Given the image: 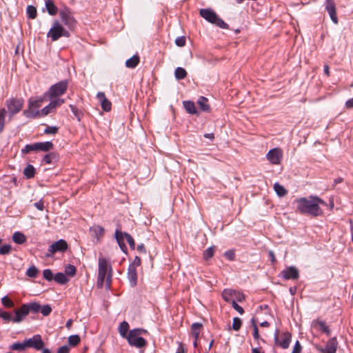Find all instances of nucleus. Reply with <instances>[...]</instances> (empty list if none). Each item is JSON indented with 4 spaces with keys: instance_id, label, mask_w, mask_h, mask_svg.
Returning <instances> with one entry per match:
<instances>
[{
    "instance_id": "f3484780",
    "label": "nucleus",
    "mask_w": 353,
    "mask_h": 353,
    "mask_svg": "<svg viewBox=\"0 0 353 353\" xmlns=\"http://www.w3.org/2000/svg\"><path fill=\"white\" fill-rule=\"evenodd\" d=\"M14 315L12 316L10 313L8 312H3L1 318L6 321V322H12L14 323H19L23 321V319L21 316V314L20 313L19 309H15L14 311Z\"/></svg>"
},
{
    "instance_id": "79ce46f5",
    "label": "nucleus",
    "mask_w": 353,
    "mask_h": 353,
    "mask_svg": "<svg viewBox=\"0 0 353 353\" xmlns=\"http://www.w3.org/2000/svg\"><path fill=\"white\" fill-rule=\"evenodd\" d=\"M76 268L72 265H68L65 268V274L70 276H74L76 274Z\"/></svg>"
},
{
    "instance_id": "f257e3e1",
    "label": "nucleus",
    "mask_w": 353,
    "mask_h": 353,
    "mask_svg": "<svg viewBox=\"0 0 353 353\" xmlns=\"http://www.w3.org/2000/svg\"><path fill=\"white\" fill-rule=\"evenodd\" d=\"M296 210L301 214H307L313 216H318L323 214V210L320 205H327V203L316 196H311L309 198H299L295 200Z\"/></svg>"
},
{
    "instance_id": "13d9d810",
    "label": "nucleus",
    "mask_w": 353,
    "mask_h": 353,
    "mask_svg": "<svg viewBox=\"0 0 353 353\" xmlns=\"http://www.w3.org/2000/svg\"><path fill=\"white\" fill-rule=\"evenodd\" d=\"M141 259L139 256H135L133 262L129 266H133V268H137L141 265Z\"/></svg>"
},
{
    "instance_id": "0eeeda50",
    "label": "nucleus",
    "mask_w": 353,
    "mask_h": 353,
    "mask_svg": "<svg viewBox=\"0 0 353 353\" xmlns=\"http://www.w3.org/2000/svg\"><path fill=\"white\" fill-rule=\"evenodd\" d=\"M115 238L121 248V249L125 252L126 246L123 242L124 239L127 241L128 244L130 245V248L132 249H134L135 248V243L134 241L133 238L128 233L122 232L118 230L115 232Z\"/></svg>"
},
{
    "instance_id": "473e14b6",
    "label": "nucleus",
    "mask_w": 353,
    "mask_h": 353,
    "mask_svg": "<svg viewBox=\"0 0 353 353\" xmlns=\"http://www.w3.org/2000/svg\"><path fill=\"white\" fill-rule=\"evenodd\" d=\"M201 326L202 325L198 323H193L191 326L192 335L194 338V339H196V341H197L199 337V333Z\"/></svg>"
},
{
    "instance_id": "864d4df0",
    "label": "nucleus",
    "mask_w": 353,
    "mask_h": 353,
    "mask_svg": "<svg viewBox=\"0 0 353 353\" xmlns=\"http://www.w3.org/2000/svg\"><path fill=\"white\" fill-rule=\"evenodd\" d=\"M55 158V154L54 153H49L44 156L43 157V161L48 164H50L52 163V159Z\"/></svg>"
},
{
    "instance_id": "6e6552de",
    "label": "nucleus",
    "mask_w": 353,
    "mask_h": 353,
    "mask_svg": "<svg viewBox=\"0 0 353 353\" xmlns=\"http://www.w3.org/2000/svg\"><path fill=\"white\" fill-rule=\"evenodd\" d=\"M127 339L130 345L139 348L146 345V341L140 336V331L139 330H131L127 336Z\"/></svg>"
},
{
    "instance_id": "de8ad7c7",
    "label": "nucleus",
    "mask_w": 353,
    "mask_h": 353,
    "mask_svg": "<svg viewBox=\"0 0 353 353\" xmlns=\"http://www.w3.org/2000/svg\"><path fill=\"white\" fill-rule=\"evenodd\" d=\"M12 246L9 244L3 245L0 247V254L6 255L10 252Z\"/></svg>"
},
{
    "instance_id": "c756f323",
    "label": "nucleus",
    "mask_w": 353,
    "mask_h": 353,
    "mask_svg": "<svg viewBox=\"0 0 353 353\" xmlns=\"http://www.w3.org/2000/svg\"><path fill=\"white\" fill-rule=\"evenodd\" d=\"M46 8L49 14L54 15L57 14L58 9L52 0L46 1Z\"/></svg>"
},
{
    "instance_id": "69168bd1",
    "label": "nucleus",
    "mask_w": 353,
    "mask_h": 353,
    "mask_svg": "<svg viewBox=\"0 0 353 353\" xmlns=\"http://www.w3.org/2000/svg\"><path fill=\"white\" fill-rule=\"evenodd\" d=\"M268 254L270 257V260L272 261V263H275L276 262V257H275V255H274V253L273 251L272 250H270L269 252H268Z\"/></svg>"
},
{
    "instance_id": "bf43d9fd",
    "label": "nucleus",
    "mask_w": 353,
    "mask_h": 353,
    "mask_svg": "<svg viewBox=\"0 0 353 353\" xmlns=\"http://www.w3.org/2000/svg\"><path fill=\"white\" fill-rule=\"evenodd\" d=\"M301 346L299 341L295 343L292 353H301Z\"/></svg>"
},
{
    "instance_id": "f704fd0d",
    "label": "nucleus",
    "mask_w": 353,
    "mask_h": 353,
    "mask_svg": "<svg viewBox=\"0 0 353 353\" xmlns=\"http://www.w3.org/2000/svg\"><path fill=\"white\" fill-rule=\"evenodd\" d=\"M54 281L59 284H65L68 281L66 275L62 272L56 274L54 276Z\"/></svg>"
},
{
    "instance_id": "58836bf2",
    "label": "nucleus",
    "mask_w": 353,
    "mask_h": 353,
    "mask_svg": "<svg viewBox=\"0 0 353 353\" xmlns=\"http://www.w3.org/2000/svg\"><path fill=\"white\" fill-rule=\"evenodd\" d=\"M128 329H129V325L128 323L126 322V321H123L120 326H119V333L120 334L123 336V337H125L126 335H127V332L128 331Z\"/></svg>"
},
{
    "instance_id": "ddd939ff",
    "label": "nucleus",
    "mask_w": 353,
    "mask_h": 353,
    "mask_svg": "<svg viewBox=\"0 0 353 353\" xmlns=\"http://www.w3.org/2000/svg\"><path fill=\"white\" fill-rule=\"evenodd\" d=\"M6 105L8 111L11 115H13L21 111L23 105V100L21 99H11L7 101Z\"/></svg>"
},
{
    "instance_id": "7c9ffc66",
    "label": "nucleus",
    "mask_w": 353,
    "mask_h": 353,
    "mask_svg": "<svg viewBox=\"0 0 353 353\" xmlns=\"http://www.w3.org/2000/svg\"><path fill=\"white\" fill-rule=\"evenodd\" d=\"M274 190L276 194L280 197L285 196L288 193V190L279 183H275L274 184Z\"/></svg>"
},
{
    "instance_id": "f03ea898",
    "label": "nucleus",
    "mask_w": 353,
    "mask_h": 353,
    "mask_svg": "<svg viewBox=\"0 0 353 353\" xmlns=\"http://www.w3.org/2000/svg\"><path fill=\"white\" fill-rule=\"evenodd\" d=\"M45 94L43 97H30L28 102V108L24 110L23 114L28 118H41L46 117L43 113V108L39 109L45 101Z\"/></svg>"
},
{
    "instance_id": "37998d69",
    "label": "nucleus",
    "mask_w": 353,
    "mask_h": 353,
    "mask_svg": "<svg viewBox=\"0 0 353 353\" xmlns=\"http://www.w3.org/2000/svg\"><path fill=\"white\" fill-rule=\"evenodd\" d=\"M80 342V337L79 335H72L68 338V343L72 346H75Z\"/></svg>"
},
{
    "instance_id": "e433bc0d",
    "label": "nucleus",
    "mask_w": 353,
    "mask_h": 353,
    "mask_svg": "<svg viewBox=\"0 0 353 353\" xmlns=\"http://www.w3.org/2000/svg\"><path fill=\"white\" fill-rule=\"evenodd\" d=\"M174 75L176 79H183L187 76V72L185 69L181 67H178L174 72Z\"/></svg>"
},
{
    "instance_id": "2eb2a0df",
    "label": "nucleus",
    "mask_w": 353,
    "mask_h": 353,
    "mask_svg": "<svg viewBox=\"0 0 353 353\" xmlns=\"http://www.w3.org/2000/svg\"><path fill=\"white\" fill-rule=\"evenodd\" d=\"M27 347H32L37 350L43 349L44 343L39 334L34 335L32 338L25 340Z\"/></svg>"
},
{
    "instance_id": "f8f14e48",
    "label": "nucleus",
    "mask_w": 353,
    "mask_h": 353,
    "mask_svg": "<svg viewBox=\"0 0 353 353\" xmlns=\"http://www.w3.org/2000/svg\"><path fill=\"white\" fill-rule=\"evenodd\" d=\"M40 308L41 305L36 302L23 304L20 307H19L23 320L28 315L30 312L34 313L38 312L40 311Z\"/></svg>"
},
{
    "instance_id": "a19ab883",
    "label": "nucleus",
    "mask_w": 353,
    "mask_h": 353,
    "mask_svg": "<svg viewBox=\"0 0 353 353\" xmlns=\"http://www.w3.org/2000/svg\"><path fill=\"white\" fill-rule=\"evenodd\" d=\"M1 301L3 305L6 307H13L14 305V302L8 296L2 297Z\"/></svg>"
},
{
    "instance_id": "2f4dec72",
    "label": "nucleus",
    "mask_w": 353,
    "mask_h": 353,
    "mask_svg": "<svg viewBox=\"0 0 353 353\" xmlns=\"http://www.w3.org/2000/svg\"><path fill=\"white\" fill-rule=\"evenodd\" d=\"M38 151H49L53 147V144L50 141L38 142Z\"/></svg>"
},
{
    "instance_id": "412c9836",
    "label": "nucleus",
    "mask_w": 353,
    "mask_h": 353,
    "mask_svg": "<svg viewBox=\"0 0 353 353\" xmlns=\"http://www.w3.org/2000/svg\"><path fill=\"white\" fill-rule=\"evenodd\" d=\"M59 15L61 21L68 28H71L74 26L76 21L69 12L62 10L60 12Z\"/></svg>"
},
{
    "instance_id": "4c0bfd02",
    "label": "nucleus",
    "mask_w": 353,
    "mask_h": 353,
    "mask_svg": "<svg viewBox=\"0 0 353 353\" xmlns=\"http://www.w3.org/2000/svg\"><path fill=\"white\" fill-rule=\"evenodd\" d=\"M12 350H19V351H23L26 347V341H24L23 343H13L12 345L9 347Z\"/></svg>"
},
{
    "instance_id": "cd10ccee",
    "label": "nucleus",
    "mask_w": 353,
    "mask_h": 353,
    "mask_svg": "<svg viewBox=\"0 0 353 353\" xmlns=\"http://www.w3.org/2000/svg\"><path fill=\"white\" fill-rule=\"evenodd\" d=\"M12 240L17 244H23L26 241V236L20 232H15L12 235Z\"/></svg>"
},
{
    "instance_id": "72a5a7b5",
    "label": "nucleus",
    "mask_w": 353,
    "mask_h": 353,
    "mask_svg": "<svg viewBox=\"0 0 353 353\" xmlns=\"http://www.w3.org/2000/svg\"><path fill=\"white\" fill-rule=\"evenodd\" d=\"M35 174V169L32 165H28L23 170V174L27 179L33 178Z\"/></svg>"
},
{
    "instance_id": "3c124183",
    "label": "nucleus",
    "mask_w": 353,
    "mask_h": 353,
    "mask_svg": "<svg viewBox=\"0 0 353 353\" xmlns=\"http://www.w3.org/2000/svg\"><path fill=\"white\" fill-rule=\"evenodd\" d=\"M43 275L44 279H46L47 281H52L54 279L53 273L49 269L44 270L43 272Z\"/></svg>"
},
{
    "instance_id": "1a4fd4ad",
    "label": "nucleus",
    "mask_w": 353,
    "mask_h": 353,
    "mask_svg": "<svg viewBox=\"0 0 353 353\" xmlns=\"http://www.w3.org/2000/svg\"><path fill=\"white\" fill-rule=\"evenodd\" d=\"M222 297L225 301L231 303H233V301L241 302L244 300V295L242 293L232 289L224 290Z\"/></svg>"
},
{
    "instance_id": "5fc2aeb1",
    "label": "nucleus",
    "mask_w": 353,
    "mask_h": 353,
    "mask_svg": "<svg viewBox=\"0 0 353 353\" xmlns=\"http://www.w3.org/2000/svg\"><path fill=\"white\" fill-rule=\"evenodd\" d=\"M175 43L179 47L184 46L185 44V38L184 37H177L175 40Z\"/></svg>"
},
{
    "instance_id": "8fccbe9b",
    "label": "nucleus",
    "mask_w": 353,
    "mask_h": 353,
    "mask_svg": "<svg viewBox=\"0 0 353 353\" xmlns=\"http://www.w3.org/2000/svg\"><path fill=\"white\" fill-rule=\"evenodd\" d=\"M40 311L43 316H48L50 314L52 308L49 305H45L42 307L41 306Z\"/></svg>"
},
{
    "instance_id": "a18cd8bd",
    "label": "nucleus",
    "mask_w": 353,
    "mask_h": 353,
    "mask_svg": "<svg viewBox=\"0 0 353 353\" xmlns=\"http://www.w3.org/2000/svg\"><path fill=\"white\" fill-rule=\"evenodd\" d=\"M27 13L30 19H34L37 17V10L32 6H28Z\"/></svg>"
},
{
    "instance_id": "052dcab7",
    "label": "nucleus",
    "mask_w": 353,
    "mask_h": 353,
    "mask_svg": "<svg viewBox=\"0 0 353 353\" xmlns=\"http://www.w3.org/2000/svg\"><path fill=\"white\" fill-rule=\"evenodd\" d=\"M225 256L230 261L234 259V253L232 251H227L225 252Z\"/></svg>"
},
{
    "instance_id": "680f3d73",
    "label": "nucleus",
    "mask_w": 353,
    "mask_h": 353,
    "mask_svg": "<svg viewBox=\"0 0 353 353\" xmlns=\"http://www.w3.org/2000/svg\"><path fill=\"white\" fill-rule=\"evenodd\" d=\"M70 108L72 112H73V114L75 115V117L78 119L79 121H80V116H79L77 108L72 105H70Z\"/></svg>"
},
{
    "instance_id": "393cba45",
    "label": "nucleus",
    "mask_w": 353,
    "mask_h": 353,
    "mask_svg": "<svg viewBox=\"0 0 353 353\" xmlns=\"http://www.w3.org/2000/svg\"><path fill=\"white\" fill-rule=\"evenodd\" d=\"M90 232L92 236L99 241L103 236L104 229L99 225H94L90 228Z\"/></svg>"
},
{
    "instance_id": "e2e57ef3",
    "label": "nucleus",
    "mask_w": 353,
    "mask_h": 353,
    "mask_svg": "<svg viewBox=\"0 0 353 353\" xmlns=\"http://www.w3.org/2000/svg\"><path fill=\"white\" fill-rule=\"evenodd\" d=\"M70 348L67 345L61 346L59 348L57 353H68Z\"/></svg>"
},
{
    "instance_id": "09e8293b",
    "label": "nucleus",
    "mask_w": 353,
    "mask_h": 353,
    "mask_svg": "<svg viewBox=\"0 0 353 353\" xmlns=\"http://www.w3.org/2000/svg\"><path fill=\"white\" fill-rule=\"evenodd\" d=\"M241 320L239 317H234L232 322V329L238 331L241 326Z\"/></svg>"
},
{
    "instance_id": "20e7f679",
    "label": "nucleus",
    "mask_w": 353,
    "mask_h": 353,
    "mask_svg": "<svg viewBox=\"0 0 353 353\" xmlns=\"http://www.w3.org/2000/svg\"><path fill=\"white\" fill-rule=\"evenodd\" d=\"M200 15L208 22L215 24L216 26L226 29L228 26L225 23L216 12L211 9H201L199 11Z\"/></svg>"
},
{
    "instance_id": "4468645a",
    "label": "nucleus",
    "mask_w": 353,
    "mask_h": 353,
    "mask_svg": "<svg viewBox=\"0 0 353 353\" xmlns=\"http://www.w3.org/2000/svg\"><path fill=\"white\" fill-rule=\"evenodd\" d=\"M291 337V334L287 332L283 333L280 336L281 339H279L278 332H276L274 334V341L276 345H279L283 349H287L290 346Z\"/></svg>"
},
{
    "instance_id": "49530a36",
    "label": "nucleus",
    "mask_w": 353,
    "mask_h": 353,
    "mask_svg": "<svg viewBox=\"0 0 353 353\" xmlns=\"http://www.w3.org/2000/svg\"><path fill=\"white\" fill-rule=\"evenodd\" d=\"M6 116V110L2 108L0 110V132H1L4 128V121Z\"/></svg>"
},
{
    "instance_id": "338daca9",
    "label": "nucleus",
    "mask_w": 353,
    "mask_h": 353,
    "mask_svg": "<svg viewBox=\"0 0 353 353\" xmlns=\"http://www.w3.org/2000/svg\"><path fill=\"white\" fill-rule=\"evenodd\" d=\"M345 106L347 108H353V98L346 101Z\"/></svg>"
},
{
    "instance_id": "4be33fe9",
    "label": "nucleus",
    "mask_w": 353,
    "mask_h": 353,
    "mask_svg": "<svg viewBox=\"0 0 353 353\" xmlns=\"http://www.w3.org/2000/svg\"><path fill=\"white\" fill-rule=\"evenodd\" d=\"M97 97L101 103L102 109L105 112L110 111L112 104L111 102L105 97V94L102 92H98Z\"/></svg>"
},
{
    "instance_id": "774afa93",
    "label": "nucleus",
    "mask_w": 353,
    "mask_h": 353,
    "mask_svg": "<svg viewBox=\"0 0 353 353\" xmlns=\"http://www.w3.org/2000/svg\"><path fill=\"white\" fill-rule=\"evenodd\" d=\"M176 353H186L185 348L181 343L179 344Z\"/></svg>"
},
{
    "instance_id": "c03bdc74",
    "label": "nucleus",
    "mask_w": 353,
    "mask_h": 353,
    "mask_svg": "<svg viewBox=\"0 0 353 353\" xmlns=\"http://www.w3.org/2000/svg\"><path fill=\"white\" fill-rule=\"evenodd\" d=\"M38 273V270L37 268L32 265V266H30L26 271V275L29 277H31V278H34L37 276V274Z\"/></svg>"
},
{
    "instance_id": "c85d7f7f",
    "label": "nucleus",
    "mask_w": 353,
    "mask_h": 353,
    "mask_svg": "<svg viewBox=\"0 0 353 353\" xmlns=\"http://www.w3.org/2000/svg\"><path fill=\"white\" fill-rule=\"evenodd\" d=\"M139 63V57L137 54L134 55L125 61V66L129 68H135Z\"/></svg>"
},
{
    "instance_id": "c9c22d12",
    "label": "nucleus",
    "mask_w": 353,
    "mask_h": 353,
    "mask_svg": "<svg viewBox=\"0 0 353 353\" xmlns=\"http://www.w3.org/2000/svg\"><path fill=\"white\" fill-rule=\"evenodd\" d=\"M32 151H38V144L37 143L33 144H28L26 145L22 150V154H28Z\"/></svg>"
},
{
    "instance_id": "6ab92c4d",
    "label": "nucleus",
    "mask_w": 353,
    "mask_h": 353,
    "mask_svg": "<svg viewBox=\"0 0 353 353\" xmlns=\"http://www.w3.org/2000/svg\"><path fill=\"white\" fill-rule=\"evenodd\" d=\"M285 279H297L299 276V270L294 266L286 268L281 272Z\"/></svg>"
},
{
    "instance_id": "7ed1b4c3",
    "label": "nucleus",
    "mask_w": 353,
    "mask_h": 353,
    "mask_svg": "<svg viewBox=\"0 0 353 353\" xmlns=\"http://www.w3.org/2000/svg\"><path fill=\"white\" fill-rule=\"evenodd\" d=\"M111 271V266L108 264L107 260L103 257H99L97 285L100 288L103 287L105 281L107 287L110 288L112 277Z\"/></svg>"
},
{
    "instance_id": "9b49d317",
    "label": "nucleus",
    "mask_w": 353,
    "mask_h": 353,
    "mask_svg": "<svg viewBox=\"0 0 353 353\" xmlns=\"http://www.w3.org/2000/svg\"><path fill=\"white\" fill-rule=\"evenodd\" d=\"M267 159L274 165L280 164L283 158V152L281 148H275L270 150L266 154Z\"/></svg>"
},
{
    "instance_id": "0e129e2a",
    "label": "nucleus",
    "mask_w": 353,
    "mask_h": 353,
    "mask_svg": "<svg viewBox=\"0 0 353 353\" xmlns=\"http://www.w3.org/2000/svg\"><path fill=\"white\" fill-rule=\"evenodd\" d=\"M34 205L39 210H43L44 208L43 202L42 201L34 203Z\"/></svg>"
},
{
    "instance_id": "9d476101",
    "label": "nucleus",
    "mask_w": 353,
    "mask_h": 353,
    "mask_svg": "<svg viewBox=\"0 0 353 353\" xmlns=\"http://www.w3.org/2000/svg\"><path fill=\"white\" fill-rule=\"evenodd\" d=\"M68 245L67 242L63 239H60L53 243L48 248V252L46 253L47 257H52L56 252H63L67 250Z\"/></svg>"
},
{
    "instance_id": "ea45409f",
    "label": "nucleus",
    "mask_w": 353,
    "mask_h": 353,
    "mask_svg": "<svg viewBox=\"0 0 353 353\" xmlns=\"http://www.w3.org/2000/svg\"><path fill=\"white\" fill-rule=\"evenodd\" d=\"M251 323L253 327V336L254 339L257 341L261 340L263 342H265L263 339H260L258 327L254 319H252Z\"/></svg>"
},
{
    "instance_id": "6e6d98bb",
    "label": "nucleus",
    "mask_w": 353,
    "mask_h": 353,
    "mask_svg": "<svg viewBox=\"0 0 353 353\" xmlns=\"http://www.w3.org/2000/svg\"><path fill=\"white\" fill-rule=\"evenodd\" d=\"M57 130H58V128L57 127H54V126H49V127H47L45 130H44V132L46 134H56L57 132Z\"/></svg>"
},
{
    "instance_id": "bb28decb",
    "label": "nucleus",
    "mask_w": 353,
    "mask_h": 353,
    "mask_svg": "<svg viewBox=\"0 0 353 353\" xmlns=\"http://www.w3.org/2000/svg\"><path fill=\"white\" fill-rule=\"evenodd\" d=\"M183 106L185 109V110L192 114H197L198 112L196 110V106L194 103V102L191 101H183Z\"/></svg>"
},
{
    "instance_id": "5701e85b",
    "label": "nucleus",
    "mask_w": 353,
    "mask_h": 353,
    "mask_svg": "<svg viewBox=\"0 0 353 353\" xmlns=\"http://www.w3.org/2000/svg\"><path fill=\"white\" fill-rule=\"evenodd\" d=\"M128 278L132 286H135L137 283V268L133 266H129L128 270Z\"/></svg>"
},
{
    "instance_id": "b1692460",
    "label": "nucleus",
    "mask_w": 353,
    "mask_h": 353,
    "mask_svg": "<svg viewBox=\"0 0 353 353\" xmlns=\"http://www.w3.org/2000/svg\"><path fill=\"white\" fill-rule=\"evenodd\" d=\"M312 327L322 331L327 336L330 334V330L325 322L320 320H315L312 322Z\"/></svg>"
},
{
    "instance_id": "a211bd4d",
    "label": "nucleus",
    "mask_w": 353,
    "mask_h": 353,
    "mask_svg": "<svg viewBox=\"0 0 353 353\" xmlns=\"http://www.w3.org/2000/svg\"><path fill=\"white\" fill-rule=\"evenodd\" d=\"M337 346L338 342L336 339L333 337L327 341L325 348L317 346L316 349L321 353H336Z\"/></svg>"
},
{
    "instance_id": "39448f33",
    "label": "nucleus",
    "mask_w": 353,
    "mask_h": 353,
    "mask_svg": "<svg viewBox=\"0 0 353 353\" xmlns=\"http://www.w3.org/2000/svg\"><path fill=\"white\" fill-rule=\"evenodd\" d=\"M68 84V81L64 80L51 85L48 90L44 94L45 97L48 99L59 98L60 96L63 95L66 92Z\"/></svg>"
},
{
    "instance_id": "dca6fc26",
    "label": "nucleus",
    "mask_w": 353,
    "mask_h": 353,
    "mask_svg": "<svg viewBox=\"0 0 353 353\" xmlns=\"http://www.w3.org/2000/svg\"><path fill=\"white\" fill-rule=\"evenodd\" d=\"M50 100V103L43 108V113H46V116L54 112L57 108L65 103V100L61 98H54Z\"/></svg>"
},
{
    "instance_id": "aec40b11",
    "label": "nucleus",
    "mask_w": 353,
    "mask_h": 353,
    "mask_svg": "<svg viewBox=\"0 0 353 353\" xmlns=\"http://www.w3.org/2000/svg\"><path fill=\"white\" fill-rule=\"evenodd\" d=\"M325 9L328 12L332 21L335 23H338L336 17V6L334 0H325Z\"/></svg>"
},
{
    "instance_id": "a878e982",
    "label": "nucleus",
    "mask_w": 353,
    "mask_h": 353,
    "mask_svg": "<svg viewBox=\"0 0 353 353\" xmlns=\"http://www.w3.org/2000/svg\"><path fill=\"white\" fill-rule=\"evenodd\" d=\"M199 108L203 112H210V106L208 103V99L204 97H200L197 101Z\"/></svg>"
},
{
    "instance_id": "423d86ee",
    "label": "nucleus",
    "mask_w": 353,
    "mask_h": 353,
    "mask_svg": "<svg viewBox=\"0 0 353 353\" xmlns=\"http://www.w3.org/2000/svg\"><path fill=\"white\" fill-rule=\"evenodd\" d=\"M47 36L53 41L58 40L61 37H68L70 33L66 30L58 21H54L52 28L48 31Z\"/></svg>"
},
{
    "instance_id": "4d7b16f0",
    "label": "nucleus",
    "mask_w": 353,
    "mask_h": 353,
    "mask_svg": "<svg viewBox=\"0 0 353 353\" xmlns=\"http://www.w3.org/2000/svg\"><path fill=\"white\" fill-rule=\"evenodd\" d=\"M233 308L237 311L240 314H243L244 313V310L242 307L239 305L236 302L233 301L232 303Z\"/></svg>"
},
{
    "instance_id": "603ef678",
    "label": "nucleus",
    "mask_w": 353,
    "mask_h": 353,
    "mask_svg": "<svg viewBox=\"0 0 353 353\" xmlns=\"http://www.w3.org/2000/svg\"><path fill=\"white\" fill-rule=\"evenodd\" d=\"M214 255V248H208L204 252H203V258L205 260H208L212 257Z\"/></svg>"
}]
</instances>
